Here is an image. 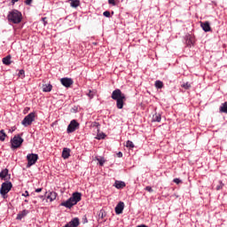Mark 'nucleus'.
I'll return each mask as SVG.
<instances>
[{"label": "nucleus", "instance_id": "nucleus-1", "mask_svg": "<svg viewBox=\"0 0 227 227\" xmlns=\"http://www.w3.org/2000/svg\"><path fill=\"white\" fill-rule=\"evenodd\" d=\"M111 97L113 100L116 101L117 109H121L125 106V102H127V96L120 89L114 90Z\"/></svg>", "mask_w": 227, "mask_h": 227}, {"label": "nucleus", "instance_id": "nucleus-2", "mask_svg": "<svg viewBox=\"0 0 227 227\" xmlns=\"http://www.w3.org/2000/svg\"><path fill=\"white\" fill-rule=\"evenodd\" d=\"M7 19L12 24H20L22 22V13L18 10H12L9 12Z\"/></svg>", "mask_w": 227, "mask_h": 227}, {"label": "nucleus", "instance_id": "nucleus-3", "mask_svg": "<svg viewBox=\"0 0 227 227\" xmlns=\"http://www.w3.org/2000/svg\"><path fill=\"white\" fill-rule=\"evenodd\" d=\"M35 118H36V113L32 112L28 114L27 116H25V118L21 121V124L24 127H29V125H31L33 121H35Z\"/></svg>", "mask_w": 227, "mask_h": 227}, {"label": "nucleus", "instance_id": "nucleus-4", "mask_svg": "<svg viewBox=\"0 0 227 227\" xmlns=\"http://www.w3.org/2000/svg\"><path fill=\"white\" fill-rule=\"evenodd\" d=\"M12 187H13L12 182H5L2 184L0 194H2L4 200L6 199V194H8V192L12 191Z\"/></svg>", "mask_w": 227, "mask_h": 227}, {"label": "nucleus", "instance_id": "nucleus-5", "mask_svg": "<svg viewBox=\"0 0 227 227\" xmlns=\"http://www.w3.org/2000/svg\"><path fill=\"white\" fill-rule=\"evenodd\" d=\"M23 143L24 139L20 137V135H16L11 139L12 148H20Z\"/></svg>", "mask_w": 227, "mask_h": 227}, {"label": "nucleus", "instance_id": "nucleus-6", "mask_svg": "<svg viewBox=\"0 0 227 227\" xmlns=\"http://www.w3.org/2000/svg\"><path fill=\"white\" fill-rule=\"evenodd\" d=\"M27 168H31V166H35L36 164V160H38V154L30 153L27 156Z\"/></svg>", "mask_w": 227, "mask_h": 227}, {"label": "nucleus", "instance_id": "nucleus-7", "mask_svg": "<svg viewBox=\"0 0 227 227\" xmlns=\"http://www.w3.org/2000/svg\"><path fill=\"white\" fill-rule=\"evenodd\" d=\"M79 129V122L77 121L73 120L70 121L69 125L67 126V134H72V132H75Z\"/></svg>", "mask_w": 227, "mask_h": 227}, {"label": "nucleus", "instance_id": "nucleus-8", "mask_svg": "<svg viewBox=\"0 0 227 227\" xmlns=\"http://www.w3.org/2000/svg\"><path fill=\"white\" fill-rule=\"evenodd\" d=\"M81 201L80 200H68L67 201L62 202L61 207H66V208H72L74 205H77Z\"/></svg>", "mask_w": 227, "mask_h": 227}, {"label": "nucleus", "instance_id": "nucleus-9", "mask_svg": "<svg viewBox=\"0 0 227 227\" xmlns=\"http://www.w3.org/2000/svg\"><path fill=\"white\" fill-rule=\"evenodd\" d=\"M125 208V203L123 201H120L115 207V214L120 215V214H123V209Z\"/></svg>", "mask_w": 227, "mask_h": 227}, {"label": "nucleus", "instance_id": "nucleus-10", "mask_svg": "<svg viewBox=\"0 0 227 227\" xmlns=\"http://www.w3.org/2000/svg\"><path fill=\"white\" fill-rule=\"evenodd\" d=\"M60 82L65 88H70V86L74 84V80H72V78H62L60 79Z\"/></svg>", "mask_w": 227, "mask_h": 227}, {"label": "nucleus", "instance_id": "nucleus-11", "mask_svg": "<svg viewBox=\"0 0 227 227\" xmlns=\"http://www.w3.org/2000/svg\"><path fill=\"white\" fill-rule=\"evenodd\" d=\"M8 168H4L0 172V178L2 180L8 181L10 178H12V175L8 173Z\"/></svg>", "mask_w": 227, "mask_h": 227}, {"label": "nucleus", "instance_id": "nucleus-12", "mask_svg": "<svg viewBox=\"0 0 227 227\" xmlns=\"http://www.w3.org/2000/svg\"><path fill=\"white\" fill-rule=\"evenodd\" d=\"M79 218L75 217L71 220L68 223H67L64 227H77L79 226Z\"/></svg>", "mask_w": 227, "mask_h": 227}, {"label": "nucleus", "instance_id": "nucleus-13", "mask_svg": "<svg viewBox=\"0 0 227 227\" xmlns=\"http://www.w3.org/2000/svg\"><path fill=\"white\" fill-rule=\"evenodd\" d=\"M200 27H202L205 33H208V31H212V28L210 27V22L208 21L200 22Z\"/></svg>", "mask_w": 227, "mask_h": 227}, {"label": "nucleus", "instance_id": "nucleus-14", "mask_svg": "<svg viewBox=\"0 0 227 227\" xmlns=\"http://www.w3.org/2000/svg\"><path fill=\"white\" fill-rule=\"evenodd\" d=\"M125 185V182L123 181H115L114 187H115L116 189H123Z\"/></svg>", "mask_w": 227, "mask_h": 227}, {"label": "nucleus", "instance_id": "nucleus-15", "mask_svg": "<svg viewBox=\"0 0 227 227\" xmlns=\"http://www.w3.org/2000/svg\"><path fill=\"white\" fill-rule=\"evenodd\" d=\"M29 214V211L24 209L23 211L20 212L17 215V219L19 221H20L21 219H23V217H26V215Z\"/></svg>", "mask_w": 227, "mask_h": 227}, {"label": "nucleus", "instance_id": "nucleus-16", "mask_svg": "<svg viewBox=\"0 0 227 227\" xmlns=\"http://www.w3.org/2000/svg\"><path fill=\"white\" fill-rule=\"evenodd\" d=\"M2 61H3L4 65H7V66L12 65V56L8 55V56L4 57Z\"/></svg>", "mask_w": 227, "mask_h": 227}, {"label": "nucleus", "instance_id": "nucleus-17", "mask_svg": "<svg viewBox=\"0 0 227 227\" xmlns=\"http://www.w3.org/2000/svg\"><path fill=\"white\" fill-rule=\"evenodd\" d=\"M82 198V194L79 192H75L73 193L72 197L69 200H81Z\"/></svg>", "mask_w": 227, "mask_h": 227}, {"label": "nucleus", "instance_id": "nucleus-18", "mask_svg": "<svg viewBox=\"0 0 227 227\" xmlns=\"http://www.w3.org/2000/svg\"><path fill=\"white\" fill-rule=\"evenodd\" d=\"M62 157L64 159H68L70 157V149L69 148H64L62 151Z\"/></svg>", "mask_w": 227, "mask_h": 227}, {"label": "nucleus", "instance_id": "nucleus-19", "mask_svg": "<svg viewBox=\"0 0 227 227\" xmlns=\"http://www.w3.org/2000/svg\"><path fill=\"white\" fill-rule=\"evenodd\" d=\"M43 91H44V93H49V91H52V85L51 84L43 85Z\"/></svg>", "mask_w": 227, "mask_h": 227}, {"label": "nucleus", "instance_id": "nucleus-20", "mask_svg": "<svg viewBox=\"0 0 227 227\" xmlns=\"http://www.w3.org/2000/svg\"><path fill=\"white\" fill-rule=\"evenodd\" d=\"M155 88H157L158 90H162V88H164V82H162L160 80H157L154 83Z\"/></svg>", "mask_w": 227, "mask_h": 227}, {"label": "nucleus", "instance_id": "nucleus-21", "mask_svg": "<svg viewBox=\"0 0 227 227\" xmlns=\"http://www.w3.org/2000/svg\"><path fill=\"white\" fill-rule=\"evenodd\" d=\"M56 198H58V193H56L55 192H51L47 195V200H56Z\"/></svg>", "mask_w": 227, "mask_h": 227}, {"label": "nucleus", "instance_id": "nucleus-22", "mask_svg": "<svg viewBox=\"0 0 227 227\" xmlns=\"http://www.w3.org/2000/svg\"><path fill=\"white\" fill-rule=\"evenodd\" d=\"M70 4H71L72 8H77L78 6L81 5V1L80 0H72Z\"/></svg>", "mask_w": 227, "mask_h": 227}, {"label": "nucleus", "instance_id": "nucleus-23", "mask_svg": "<svg viewBox=\"0 0 227 227\" xmlns=\"http://www.w3.org/2000/svg\"><path fill=\"white\" fill-rule=\"evenodd\" d=\"M220 113H225L227 114V101L222 104Z\"/></svg>", "mask_w": 227, "mask_h": 227}, {"label": "nucleus", "instance_id": "nucleus-24", "mask_svg": "<svg viewBox=\"0 0 227 227\" xmlns=\"http://www.w3.org/2000/svg\"><path fill=\"white\" fill-rule=\"evenodd\" d=\"M161 116L160 114H155L153 115V121H160Z\"/></svg>", "mask_w": 227, "mask_h": 227}, {"label": "nucleus", "instance_id": "nucleus-25", "mask_svg": "<svg viewBox=\"0 0 227 227\" xmlns=\"http://www.w3.org/2000/svg\"><path fill=\"white\" fill-rule=\"evenodd\" d=\"M6 139V133L4 129L0 130V141H4Z\"/></svg>", "mask_w": 227, "mask_h": 227}, {"label": "nucleus", "instance_id": "nucleus-26", "mask_svg": "<svg viewBox=\"0 0 227 227\" xmlns=\"http://www.w3.org/2000/svg\"><path fill=\"white\" fill-rule=\"evenodd\" d=\"M134 143L130 140H128L126 142V148H129V150H132V148H134Z\"/></svg>", "mask_w": 227, "mask_h": 227}, {"label": "nucleus", "instance_id": "nucleus-27", "mask_svg": "<svg viewBox=\"0 0 227 227\" xmlns=\"http://www.w3.org/2000/svg\"><path fill=\"white\" fill-rule=\"evenodd\" d=\"M97 160L99 163V166H104V163L106 162V160H104V158H97Z\"/></svg>", "mask_w": 227, "mask_h": 227}, {"label": "nucleus", "instance_id": "nucleus-28", "mask_svg": "<svg viewBox=\"0 0 227 227\" xmlns=\"http://www.w3.org/2000/svg\"><path fill=\"white\" fill-rule=\"evenodd\" d=\"M105 137H106V134L99 133V134H98L96 139H104Z\"/></svg>", "mask_w": 227, "mask_h": 227}, {"label": "nucleus", "instance_id": "nucleus-29", "mask_svg": "<svg viewBox=\"0 0 227 227\" xmlns=\"http://www.w3.org/2000/svg\"><path fill=\"white\" fill-rule=\"evenodd\" d=\"M223 187H224V184H223V182H220L219 185L216 186V191H221Z\"/></svg>", "mask_w": 227, "mask_h": 227}, {"label": "nucleus", "instance_id": "nucleus-30", "mask_svg": "<svg viewBox=\"0 0 227 227\" xmlns=\"http://www.w3.org/2000/svg\"><path fill=\"white\" fill-rule=\"evenodd\" d=\"M103 15H104V17L109 18V17H111V12L109 11H106L103 12Z\"/></svg>", "mask_w": 227, "mask_h": 227}, {"label": "nucleus", "instance_id": "nucleus-31", "mask_svg": "<svg viewBox=\"0 0 227 227\" xmlns=\"http://www.w3.org/2000/svg\"><path fill=\"white\" fill-rule=\"evenodd\" d=\"M88 97H90V98H93V97H95V92L90 90L88 93Z\"/></svg>", "mask_w": 227, "mask_h": 227}, {"label": "nucleus", "instance_id": "nucleus-32", "mask_svg": "<svg viewBox=\"0 0 227 227\" xmlns=\"http://www.w3.org/2000/svg\"><path fill=\"white\" fill-rule=\"evenodd\" d=\"M183 88H184V90H189V88H191V85L189 84V82H186L183 84Z\"/></svg>", "mask_w": 227, "mask_h": 227}, {"label": "nucleus", "instance_id": "nucleus-33", "mask_svg": "<svg viewBox=\"0 0 227 227\" xmlns=\"http://www.w3.org/2000/svg\"><path fill=\"white\" fill-rule=\"evenodd\" d=\"M145 191H147L148 192H153V189H152V186H146Z\"/></svg>", "mask_w": 227, "mask_h": 227}, {"label": "nucleus", "instance_id": "nucleus-34", "mask_svg": "<svg viewBox=\"0 0 227 227\" xmlns=\"http://www.w3.org/2000/svg\"><path fill=\"white\" fill-rule=\"evenodd\" d=\"M108 4H112L113 6H116V2L114 0H108Z\"/></svg>", "mask_w": 227, "mask_h": 227}, {"label": "nucleus", "instance_id": "nucleus-35", "mask_svg": "<svg viewBox=\"0 0 227 227\" xmlns=\"http://www.w3.org/2000/svg\"><path fill=\"white\" fill-rule=\"evenodd\" d=\"M31 3H33V0H26L25 1V4H27V6H31Z\"/></svg>", "mask_w": 227, "mask_h": 227}, {"label": "nucleus", "instance_id": "nucleus-36", "mask_svg": "<svg viewBox=\"0 0 227 227\" xmlns=\"http://www.w3.org/2000/svg\"><path fill=\"white\" fill-rule=\"evenodd\" d=\"M24 74H25L24 70L21 69V70H20L18 75H19V77H22V75L24 77Z\"/></svg>", "mask_w": 227, "mask_h": 227}, {"label": "nucleus", "instance_id": "nucleus-37", "mask_svg": "<svg viewBox=\"0 0 227 227\" xmlns=\"http://www.w3.org/2000/svg\"><path fill=\"white\" fill-rule=\"evenodd\" d=\"M99 217H101V219H104V217H106V215H104V211H100L99 212Z\"/></svg>", "mask_w": 227, "mask_h": 227}, {"label": "nucleus", "instance_id": "nucleus-38", "mask_svg": "<svg viewBox=\"0 0 227 227\" xmlns=\"http://www.w3.org/2000/svg\"><path fill=\"white\" fill-rule=\"evenodd\" d=\"M21 196L27 198V196H29V192L27 191H26L24 193H21Z\"/></svg>", "mask_w": 227, "mask_h": 227}, {"label": "nucleus", "instance_id": "nucleus-39", "mask_svg": "<svg viewBox=\"0 0 227 227\" xmlns=\"http://www.w3.org/2000/svg\"><path fill=\"white\" fill-rule=\"evenodd\" d=\"M180 182H182L180 179H178V178H175L174 179V183L175 184H180Z\"/></svg>", "mask_w": 227, "mask_h": 227}, {"label": "nucleus", "instance_id": "nucleus-40", "mask_svg": "<svg viewBox=\"0 0 227 227\" xmlns=\"http://www.w3.org/2000/svg\"><path fill=\"white\" fill-rule=\"evenodd\" d=\"M15 127H13V128H11L10 129H9V132H11V133H12V132H15Z\"/></svg>", "mask_w": 227, "mask_h": 227}, {"label": "nucleus", "instance_id": "nucleus-41", "mask_svg": "<svg viewBox=\"0 0 227 227\" xmlns=\"http://www.w3.org/2000/svg\"><path fill=\"white\" fill-rule=\"evenodd\" d=\"M117 155H118V157H123V153H122L121 152H119V153H117Z\"/></svg>", "mask_w": 227, "mask_h": 227}, {"label": "nucleus", "instance_id": "nucleus-42", "mask_svg": "<svg viewBox=\"0 0 227 227\" xmlns=\"http://www.w3.org/2000/svg\"><path fill=\"white\" fill-rule=\"evenodd\" d=\"M94 127H100V124L98 122H94Z\"/></svg>", "mask_w": 227, "mask_h": 227}, {"label": "nucleus", "instance_id": "nucleus-43", "mask_svg": "<svg viewBox=\"0 0 227 227\" xmlns=\"http://www.w3.org/2000/svg\"><path fill=\"white\" fill-rule=\"evenodd\" d=\"M35 192H42V188H38L35 190Z\"/></svg>", "mask_w": 227, "mask_h": 227}, {"label": "nucleus", "instance_id": "nucleus-44", "mask_svg": "<svg viewBox=\"0 0 227 227\" xmlns=\"http://www.w3.org/2000/svg\"><path fill=\"white\" fill-rule=\"evenodd\" d=\"M12 4H15V3H19V0H12Z\"/></svg>", "mask_w": 227, "mask_h": 227}, {"label": "nucleus", "instance_id": "nucleus-45", "mask_svg": "<svg viewBox=\"0 0 227 227\" xmlns=\"http://www.w3.org/2000/svg\"><path fill=\"white\" fill-rule=\"evenodd\" d=\"M84 221H85V223H88V219H87V218H85V220H84Z\"/></svg>", "mask_w": 227, "mask_h": 227}, {"label": "nucleus", "instance_id": "nucleus-46", "mask_svg": "<svg viewBox=\"0 0 227 227\" xmlns=\"http://www.w3.org/2000/svg\"><path fill=\"white\" fill-rule=\"evenodd\" d=\"M84 221H85V223H88V219H87V218H85V220H84Z\"/></svg>", "mask_w": 227, "mask_h": 227}, {"label": "nucleus", "instance_id": "nucleus-47", "mask_svg": "<svg viewBox=\"0 0 227 227\" xmlns=\"http://www.w3.org/2000/svg\"><path fill=\"white\" fill-rule=\"evenodd\" d=\"M43 22H45V18H43Z\"/></svg>", "mask_w": 227, "mask_h": 227}, {"label": "nucleus", "instance_id": "nucleus-48", "mask_svg": "<svg viewBox=\"0 0 227 227\" xmlns=\"http://www.w3.org/2000/svg\"><path fill=\"white\" fill-rule=\"evenodd\" d=\"M25 202L27 203V200H25Z\"/></svg>", "mask_w": 227, "mask_h": 227}]
</instances>
